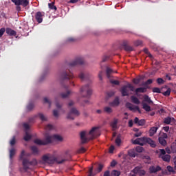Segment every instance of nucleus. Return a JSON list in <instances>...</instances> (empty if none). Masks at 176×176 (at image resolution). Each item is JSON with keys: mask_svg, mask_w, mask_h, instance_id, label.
Returning a JSON list of instances; mask_svg holds the SVG:
<instances>
[{"mask_svg": "<svg viewBox=\"0 0 176 176\" xmlns=\"http://www.w3.org/2000/svg\"><path fill=\"white\" fill-rule=\"evenodd\" d=\"M100 127L98 126L93 127L89 133L83 131L80 133L81 143L86 144V142H89L90 140H94V138L100 137Z\"/></svg>", "mask_w": 176, "mask_h": 176, "instance_id": "nucleus-1", "label": "nucleus"}, {"mask_svg": "<svg viewBox=\"0 0 176 176\" xmlns=\"http://www.w3.org/2000/svg\"><path fill=\"white\" fill-rule=\"evenodd\" d=\"M53 140L56 141H63V138L59 135H47L45 140L36 139L34 142L36 145H49L53 142Z\"/></svg>", "mask_w": 176, "mask_h": 176, "instance_id": "nucleus-2", "label": "nucleus"}, {"mask_svg": "<svg viewBox=\"0 0 176 176\" xmlns=\"http://www.w3.org/2000/svg\"><path fill=\"white\" fill-rule=\"evenodd\" d=\"M67 159H63L62 160H57V157H55L54 155L47 154L43 156V161L45 163H48V164H54V163H58V164H62L67 162Z\"/></svg>", "mask_w": 176, "mask_h": 176, "instance_id": "nucleus-3", "label": "nucleus"}, {"mask_svg": "<svg viewBox=\"0 0 176 176\" xmlns=\"http://www.w3.org/2000/svg\"><path fill=\"white\" fill-rule=\"evenodd\" d=\"M11 1L16 5V10L17 12H21V6L25 8L30 5L29 0H11Z\"/></svg>", "mask_w": 176, "mask_h": 176, "instance_id": "nucleus-4", "label": "nucleus"}, {"mask_svg": "<svg viewBox=\"0 0 176 176\" xmlns=\"http://www.w3.org/2000/svg\"><path fill=\"white\" fill-rule=\"evenodd\" d=\"M36 164H38V162L36 161V160L29 161L27 159H24L23 160V170H25V173L30 170V166H36Z\"/></svg>", "mask_w": 176, "mask_h": 176, "instance_id": "nucleus-5", "label": "nucleus"}, {"mask_svg": "<svg viewBox=\"0 0 176 176\" xmlns=\"http://www.w3.org/2000/svg\"><path fill=\"white\" fill-rule=\"evenodd\" d=\"M80 92L82 94H85L83 97H86V98H89L91 94H93V90L91 89V87L89 85H87L82 87L80 89Z\"/></svg>", "mask_w": 176, "mask_h": 176, "instance_id": "nucleus-6", "label": "nucleus"}, {"mask_svg": "<svg viewBox=\"0 0 176 176\" xmlns=\"http://www.w3.org/2000/svg\"><path fill=\"white\" fill-rule=\"evenodd\" d=\"M80 115V113L76 108L74 107L72 108L69 113L67 114V119H69V120H74L75 119L74 116H79Z\"/></svg>", "mask_w": 176, "mask_h": 176, "instance_id": "nucleus-7", "label": "nucleus"}, {"mask_svg": "<svg viewBox=\"0 0 176 176\" xmlns=\"http://www.w3.org/2000/svg\"><path fill=\"white\" fill-rule=\"evenodd\" d=\"M83 64H85V59L82 57H78L69 63V67H75L76 65H82Z\"/></svg>", "mask_w": 176, "mask_h": 176, "instance_id": "nucleus-8", "label": "nucleus"}, {"mask_svg": "<svg viewBox=\"0 0 176 176\" xmlns=\"http://www.w3.org/2000/svg\"><path fill=\"white\" fill-rule=\"evenodd\" d=\"M133 144L134 145H140V146H144V145L146 144V138L143 137L137 138L133 142Z\"/></svg>", "mask_w": 176, "mask_h": 176, "instance_id": "nucleus-9", "label": "nucleus"}, {"mask_svg": "<svg viewBox=\"0 0 176 176\" xmlns=\"http://www.w3.org/2000/svg\"><path fill=\"white\" fill-rule=\"evenodd\" d=\"M23 127L25 129V135L24 136L23 139L25 141H30L32 137L31 135L28 133V130H30V125L28 123H24Z\"/></svg>", "mask_w": 176, "mask_h": 176, "instance_id": "nucleus-10", "label": "nucleus"}, {"mask_svg": "<svg viewBox=\"0 0 176 176\" xmlns=\"http://www.w3.org/2000/svg\"><path fill=\"white\" fill-rule=\"evenodd\" d=\"M135 174H138L139 176H145L146 175V171L144 169H141L140 166H136L132 170Z\"/></svg>", "mask_w": 176, "mask_h": 176, "instance_id": "nucleus-11", "label": "nucleus"}, {"mask_svg": "<svg viewBox=\"0 0 176 176\" xmlns=\"http://www.w3.org/2000/svg\"><path fill=\"white\" fill-rule=\"evenodd\" d=\"M43 16H45V12H37L35 14V19L39 24L43 21Z\"/></svg>", "mask_w": 176, "mask_h": 176, "instance_id": "nucleus-12", "label": "nucleus"}, {"mask_svg": "<svg viewBox=\"0 0 176 176\" xmlns=\"http://www.w3.org/2000/svg\"><path fill=\"white\" fill-rule=\"evenodd\" d=\"M125 107L128 108L130 111H138L139 113H141V110L140 109V107L138 106H135L134 107V105L130 102H126L125 104Z\"/></svg>", "mask_w": 176, "mask_h": 176, "instance_id": "nucleus-13", "label": "nucleus"}, {"mask_svg": "<svg viewBox=\"0 0 176 176\" xmlns=\"http://www.w3.org/2000/svg\"><path fill=\"white\" fill-rule=\"evenodd\" d=\"M78 78H80L82 80H87V79H90L91 78V75L88 72H81L79 75Z\"/></svg>", "mask_w": 176, "mask_h": 176, "instance_id": "nucleus-14", "label": "nucleus"}, {"mask_svg": "<svg viewBox=\"0 0 176 176\" xmlns=\"http://www.w3.org/2000/svg\"><path fill=\"white\" fill-rule=\"evenodd\" d=\"M148 170H149L150 174H155V173L162 171V167H160L159 166H150Z\"/></svg>", "mask_w": 176, "mask_h": 176, "instance_id": "nucleus-15", "label": "nucleus"}, {"mask_svg": "<svg viewBox=\"0 0 176 176\" xmlns=\"http://www.w3.org/2000/svg\"><path fill=\"white\" fill-rule=\"evenodd\" d=\"M6 32L8 35H10V36H16L17 35V32L10 28H6Z\"/></svg>", "mask_w": 176, "mask_h": 176, "instance_id": "nucleus-16", "label": "nucleus"}, {"mask_svg": "<svg viewBox=\"0 0 176 176\" xmlns=\"http://www.w3.org/2000/svg\"><path fill=\"white\" fill-rule=\"evenodd\" d=\"M121 93H122V97H126V96H129V89H128V87H126V85L122 87Z\"/></svg>", "mask_w": 176, "mask_h": 176, "instance_id": "nucleus-17", "label": "nucleus"}, {"mask_svg": "<svg viewBox=\"0 0 176 176\" xmlns=\"http://www.w3.org/2000/svg\"><path fill=\"white\" fill-rule=\"evenodd\" d=\"M146 144H149L152 148L156 147V144H155V141L152 140V139L149 138H146Z\"/></svg>", "mask_w": 176, "mask_h": 176, "instance_id": "nucleus-18", "label": "nucleus"}, {"mask_svg": "<svg viewBox=\"0 0 176 176\" xmlns=\"http://www.w3.org/2000/svg\"><path fill=\"white\" fill-rule=\"evenodd\" d=\"M118 122H119V120L115 118L113 121L111 122V126L112 127L113 130H116V129H118Z\"/></svg>", "mask_w": 176, "mask_h": 176, "instance_id": "nucleus-19", "label": "nucleus"}, {"mask_svg": "<svg viewBox=\"0 0 176 176\" xmlns=\"http://www.w3.org/2000/svg\"><path fill=\"white\" fill-rule=\"evenodd\" d=\"M158 129H159L158 127H155V126L151 128V129L149 131L150 137H153V135H155V134H156V132L157 131Z\"/></svg>", "mask_w": 176, "mask_h": 176, "instance_id": "nucleus-20", "label": "nucleus"}, {"mask_svg": "<svg viewBox=\"0 0 176 176\" xmlns=\"http://www.w3.org/2000/svg\"><path fill=\"white\" fill-rule=\"evenodd\" d=\"M131 102L133 104H135L136 105H138L140 104V99H138V98H137L134 96H131Z\"/></svg>", "mask_w": 176, "mask_h": 176, "instance_id": "nucleus-21", "label": "nucleus"}, {"mask_svg": "<svg viewBox=\"0 0 176 176\" xmlns=\"http://www.w3.org/2000/svg\"><path fill=\"white\" fill-rule=\"evenodd\" d=\"M135 93H136V94H138V93H146V88H145V87L137 88L135 90Z\"/></svg>", "mask_w": 176, "mask_h": 176, "instance_id": "nucleus-22", "label": "nucleus"}, {"mask_svg": "<svg viewBox=\"0 0 176 176\" xmlns=\"http://www.w3.org/2000/svg\"><path fill=\"white\" fill-rule=\"evenodd\" d=\"M161 159H162V160H164V162H170V159H171V156L168 154H166L165 155H161Z\"/></svg>", "mask_w": 176, "mask_h": 176, "instance_id": "nucleus-23", "label": "nucleus"}, {"mask_svg": "<svg viewBox=\"0 0 176 176\" xmlns=\"http://www.w3.org/2000/svg\"><path fill=\"white\" fill-rule=\"evenodd\" d=\"M119 104H120V102H119V98H116L115 100L110 103V105L111 107H118Z\"/></svg>", "mask_w": 176, "mask_h": 176, "instance_id": "nucleus-24", "label": "nucleus"}, {"mask_svg": "<svg viewBox=\"0 0 176 176\" xmlns=\"http://www.w3.org/2000/svg\"><path fill=\"white\" fill-rule=\"evenodd\" d=\"M72 78H74V75L68 74L65 72H64L62 75V78L63 79H72Z\"/></svg>", "mask_w": 176, "mask_h": 176, "instance_id": "nucleus-25", "label": "nucleus"}, {"mask_svg": "<svg viewBox=\"0 0 176 176\" xmlns=\"http://www.w3.org/2000/svg\"><path fill=\"white\" fill-rule=\"evenodd\" d=\"M142 107L144 111H146V112H151V107L148 105V104L142 102Z\"/></svg>", "mask_w": 176, "mask_h": 176, "instance_id": "nucleus-26", "label": "nucleus"}, {"mask_svg": "<svg viewBox=\"0 0 176 176\" xmlns=\"http://www.w3.org/2000/svg\"><path fill=\"white\" fill-rule=\"evenodd\" d=\"M124 49L126 52H133L134 50V48L130 45H127L126 44L124 43Z\"/></svg>", "mask_w": 176, "mask_h": 176, "instance_id": "nucleus-27", "label": "nucleus"}, {"mask_svg": "<svg viewBox=\"0 0 176 176\" xmlns=\"http://www.w3.org/2000/svg\"><path fill=\"white\" fill-rule=\"evenodd\" d=\"M31 150L32 151L33 155H38L39 153V150H38V147L35 146H31Z\"/></svg>", "mask_w": 176, "mask_h": 176, "instance_id": "nucleus-28", "label": "nucleus"}, {"mask_svg": "<svg viewBox=\"0 0 176 176\" xmlns=\"http://www.w3.org/2000/svg\"><path fill=\"white\" fill-rule=\"evenodd\" d=\"M173 120H174V118H172L171 117H167L164 118V123H165V124H170Z\"/></svg>", "mask_w": 176, "mask_h": 176, "instance_id": "nucleus-29", "label": "nucleus"}, {"mask_svg": "<svg viewBox=\"0 0 176 176\" xmlns=\"http://www.w3.org/2000/svg\"><path fill=\"white\" fill-rule=\"evenodd\" d=\"M144 100L148 104H153V101H152V100H151V98H149V96L148 95H144Z\"/></svg>", "mask_w": 176, "mask_h": 176, "instance_id": "nucleus-30", "label": "nucleus"}, {"mask_svg": "<svg viewBox=\"0 0 176 176\" xmlns=\"http://www.w3.org/2000/svg\"><path fill=\"white\" fill-rule=\"evenodd\" d=\"M112 72H113V70H112V69H111L109 67H107L106 75L109 79V78H111V74H112Z\"/></svg>", "mask_w": 176, "mask_h": 176, "instance_id": "nucleus-31", "label": "nucleus"}, {"mask_svg": "<svg viewBox=\"0 0 176 176\" xmlns=\"http://www.w3.org/2000/svg\"><path fill=\"white\" fill-rule=\"evenodd\" d=\"M128 155L130 156V157H135V150L134 149L129 150Z\"/></svg>", "mask_w": 176, "mask_h": 176, "instance_id": "nucleus-32", "label": "nucleus"}, {"mask_svg": "<svg viewBox=\"0 0 176 176\" xmlns=\"http://www.w3.org/2000/svg\"><path fill=\"white\" fill-rule=\"evenodd\" d=\"M48 8L51 9V10H57V7L54 6V2L49 3H48Z\"/></svg>", "mask_w": 176, "mask_h": 176, "instance_id": "nucleus-33", "label": "nucleus"}, {"mask_svg": "<svg viewBox=\"0 0 176 176\" xmlns=\"http://www.w3.org/2000/svg\"><path fill=\"white\" fill-rule=\"evenodd\" d=\"M158 140H159L160 144H161V145H162L163 146H166V145H167V141H166V139L159 138Z\"/></svg>", "mask_w": 176, "mask_h": 176, "instance_id": "nucleus-34", "label": "nucleus"}, {"mask_svg": "<svg viewBox=\"0 0 176 176\" xmlns=\"http://www.w3.org/2000/svg\"><path fill=\"white\" fill-rule=\"evenodd\" d=\"M14 155H16V149L12 148L10 150V159H13Z\"/></svg>", "mask_w": 176, "mask_h": 176, "instance_id": "nucleus-35", "label": "nucleus"}, {"mask_svg": "<svg viewBox=\"0 0 176 176\" xmlns=\"http://www.w3.org/2000/svg\"><path fill=\"white\" fill-rule=\"evenodd\" d=\"M38 118H40L41 120L43 122H46V120H47V118H46L42 113H38Z\"/></svg>", "mask_w": 176, "mask_h": 176, "instance_id": "nucleus-36", "label": "nucleus"}, {"mask_svg": "<svg viewBox=\"0 0 176 176\" xmlns=\"http://www.w3.org/2000/svg\"><path fill=\"white\" fill-rule=\"evenodd\" d=\"M72 93L71 91H67L66 94H61L62 98H67Z\"/></svg>", "mask_w": 176, "mask_h": 176, "instance_id": "nucleus-37", "label": "nucleus"}, {"mask_svg": "<svg viewBox=\"0 0 176 176\" xmlns=\"http://www.w3.org/2000/svg\"><path fill=\"white\" fill-rule=\"evenodd\" d=\"M104 112H106V113H112V112H113L112 108H111L109 107H105L104 108Z\"/></svg>", "mask_w": 176, "mask_h": 176, "instance_id": "nucleus-38", "label": "nucleus"}, {"mask_svg": "<svg viewBox=\"0 0 176 176\" xmlns=\"http://www.w3.org/2000/svg\"><path fill=\"white\" fill-rule=\"evenodd\" d=\"M171 94V89L168 88L167 90L162 93L163 96H165L166 97H168L170 94Z\"/></svg>", "mask_w": 176, "mask_h": 176, "instance_id": "nucleus-39", "label": "nucleus"}, {"mask_svg": "<svg viewBox=\"0 0 176 176\" xmlns=\"http://www.w3.org/2000/svg\"><path fill=\"white\" fill-rule=\"evenodd\" d=\"M110 83H111L112 85H116V86H119V85H120L119 80H111Z\"/></svg>", "mask_w": 176, "mask_h": 176, "instance_id": "nucleus-40", "label": "nucleus"}, {"mask_svg": "<svg viewBox=\"0 0 176 176\" xmlns=\"http://www.w3.org/2000/svg\"><path fill=\"white\" fill-rule=\"evenodd\" d=\"M167 170L169 173H173V174H175V170H174V168H173L171 166H168Z\"/></svg>", "mask_w": 176, "mask_h": 176, "instance_id": "nucleus-41", "label": "nucleus"}, {"mask_svg": "<svg viewBox=\"0 0 176 176\" xmlns=\"http://www.w3.org/2000/svg\"><path fill=\"white\" fill-rule=\"evenodd\" d=\"M135 151H136V152H138V153H141L144 152V148L141 147V146H137L135 148Z\"/></svg>", "mask_w": 176, "mask_h": 176, "instance_id": "nucleus-42", "label": "nucleus"}, {"mask_svg": "<svg viewBox=\"0 0 176 176\" xmlns=\"http://www.w3.org/2000/svg\"><path fill=\"white\" fill-rule=\"evenodd\" d=\"M159 138H163V139H167L168 138V135H167V133H161L160 134V137Z\"/></svg>", "mask_w": 176, "mask_h": 176, "instance_id": "nucleus-43", "label": "nucleus"}, {"mask_svg": "<svg viewBox=\"0 0 176 176\" xmlns=\"http://www.w3.org/2000/svg\"><path fill=\"white\" fill-rule=\"evenodd\" d=\"M120 172L118 170H113L111 173V176H120Z\"/></svg>", "mask_w": 176, "mask_h": 176, "instance_id": "nucleus-44", "label": "nucleus"}, {"mask_svg": "<svg viewBox=\"0 0 176 176\" xmlns=\"http://www.w3.org/2000/svg\"><path fill=\"white\" fill-rule=\"evenodd\" d=\"M116 144L118 145V146H120V144H122V140H120V138L118 137L116 139Z\"/></svg>", "mask_w": 176, "mask_h": 176, "instance_id": "nucleus-45", "label": "nucleus"}, {"mask_svg": "<svg viewBox=\"0 0 176 176\" xmlns=\"http://www.w3.org/2000/svg\"><path fill=\"white\" fill-rule=\"evenodd\" d=\"M24 156H25V151L22 150L21 155H20V160H24Z\"/></svg>", "mask_w": 176, "mask_h": 176, "instance_id": "nucleus-46", "label": "nucleus"}, {"mask_svg": "<svg viewBox=\"0 0 176 176\" xmlns=\"http://www.w3.org/2000/svg\"><path fill=\"white\" fill-rule=\"evenodd\" d=\"M27 109L28 111H32V109H34V104L32 103L29 104L27 106Z\"/></svg>", "mask_w": 176, "mask_h": 176, "instance_id": "nucleus-47", "label": "nucleus"}, {"mask_svg": "<svg viewBox=\"0 0 176 176\" xmlns=\"http://www.w3.org/2000/svg\"><path fill=\"white\" fill-rule=\"evenodd\" d=\"M157 83H158V85H163V83H164V80L162 78H159L157 79Z\"/></svg>", "mask_w": 176, "mask_h": 176, "instance_id": "nucleus-48", "label": "nucleus"}, {"mask_svg": "<svg viewBox=\"0 0 176 176\" xmlns=\"http://www.w3.org/2000/svg\"><path fill=\"white\" fill-rule=\"evenodd\" d=\"M102 168H104V165L102 164H99L98 166V173H101V171H102Z\"/></svg>", "mask_w": 176, "mask_h": 176, "instance_id": "nucleus-49", "label": "nucleus"}, {"mask_svg": "<svg viewBox=\"0 0 176 176\" xmlns=\"http://www.w3.org/2000/svg\"><path fill=\"white\" fill-rule=\"evenodd\" d=\"M10 144L12 146L16 144V137H13L12 139L10 140Z\"/></svg>", "mask_w": 176, "mask_h": 176, "instance_id": "nucleus-50", "label": "nucleus"}, {"mask_svg": "<svg viewBox=\"0 0 176 176\" xmlns=\"http://www.w3.org/2000/svg\"><path fill=\"white\" fill-rule=\"evenodd\" d=\"M153 93H162L160 88L154 87L153 88Z\"/></svg>", "mask_w": 176, "mask_h": 176, "instance_id": "nucleus-51", "label": "nucleus"}, {"mask_svg": "<svg viewBox=\"0 0 176 176\" xmlns=\"http://www.w3.org/2000/svg\"><path fill=\"white\" fill-rule=\"evenodd\" d=\"M85 152H86V148H85V147H81L78 151V153H85Z\"/></svg>", "mask_w": 176, "mask_h": 176, "instance_id": "nucleus-52", "label": "nucleus"}, {"mask_svg": "<svg viewBox=\"0 0 176 176\" xmlns=\"http://www.w3.org/2000/svg\"><path fill=\"white\" fill-rule=\"evenodd\" d=\"M138 126H144L145 124V120H140L138 122Z\"/></svg>", "mask_w": 176, "mask_h": 176, "instance_id": "nucleus-53", "label": "nucleus"}, {"mask_svg": "<svg viewBox=\"0 0 176 176\" xmlns=\"http://www.w3.org/2000/svg\"><path fill=\"white\" fill-rule=\"evenodd\" d=\"M133 82L135 85H138L141 82V78H134Z\"/></svg>", "mask_w": 176, "mask_h": 176, "instance_id": "nucleus-54", "label": "nucleus"}, {"mask_svg": "<svg viewBox=\"0 0 176 176\" xmlns=\"http://www.w3.org/2000/svg\"><path fill=\"white\" fill-rule=\"evenodd\" d=\"M44 102L45 103H47V104H49V107L50 108L51 105H52V102H50V100H49L47 99V98H44Z\"/></svg>", "mask_w": 176, "mask_h": 176, "instance_id": "nucleus-55", "label": "nucleus"}, {"mask_svg": "<svg viewBox=\"0 0 176 176\" xmlns=\"http://www.w3.org/2000/svg\"><path fill=\"white\" fill-rule=\"evenodd\" d=\"M164 155H166V150L160 149V157H161V156H164Z\"/></svg>", "mask_w": 176, "mask_h": 176, "instance_id": "nucleus-56", "label": "nucleus"}, {"mask_svg": "<svg viewBox=\"0 0 176 176\" xmlns=\"http://www.w3.org/2000/svg\"><path fill=\"white\" fill-rule=\"evenodd\" d=\"M5 28H2L0 29V38L2 37V35H3V34H5Z\"/></svg>", "mask_w": 176, "mask_h": 176, "instance_id": "nucleus-57", "label": "nucleus"}, {"mask_svg": "<svg viewBox=\"0 0 176 176\" xmlns=\"http://www.w3.org/2000/svg\"><path fill=\"white\" fill-rule=\"evenodd\" d=\"M108 60H109V56H104L102 58V63H105V61H107Z\"/></svg>", "mask_w": 176, "mask_h": 176, "instance_id": "nucleus-58", "label": "nucleus"}, {"mask_svg": "<svg viewBox=\"0 0 176 176\" xmlns=\"http://www.w3.org/2000/svg\"><path fill=\"white\" fill-rule=\"evenodd\" d=\"M170 149L173 153H176V145L171 146Z\"/></svg>", "mask_w": 176, "mask_h": 176, "instance_id": "nucleus-59", "label": "nucleus"}, {"mask_svg": "<svg viewBox=\"0 0 176 176\" xmlns=\"http://www.w3.org/2000/svg\"><path fill=\"white\" fill-rule=\"evenodd\" d=\"M126 87H128V89H130L131 91H134V87L131 85V84H128L126 85Z\"/></svg>", "mask_w": 176, "mask_h": 176, "instance_id": "nucleus-60", "label": "nucleus"}, {"mask_svg": "<svg viewBox=\"0 0 176 176\" xmlns=\"http://www.w3.org/2000/svg\"><path fill=\"white\" fill-rule=\"evenodd\" d=\"M53 115L55 118H58V111L57 110H54Z\"/></svg>", "mask_w": 176, "mask_h": 176, "instance_id": "nucleus-61", "label": "nucleus"}, {"mask_svg": "<svg viewBox=\"0 0 176 176\" xmlns=\"http://www.w3.org/2000/svg\"><path fill=\"white\" fill-rule=\"evenodd\" d=\"M46 130H53V125L52 124H48L45 127Z\"/></svg>", "mask_w": 176, "mask_h": 176, "instance_id": "nucleus-62", "label": "nucleus"}, {"mask_svg": "<svg viewBox=\"0 0 176 176\" xmlns=\"http://www.w3.org/2000/svg\"><path fill=\"white\" fill-rule=\"evenodd\" d=\"M135 46H141L142 45V41H137L135 43Z\"/></svg>", "mask_w": 176, "mask_h": 176, "instance_id": "nucleus-63", "label": "nucleus"}, {"mask_svg": "<svg viewBox=\"0 0 176 176\" xmlns=\"http://www.w3.org/2000/svg\"><path fill=\"white\" fill-rule=\"evenodd\" d=\"M103 176H111V173L109 172V170H107L104 173Z\"/></svg>", "mask_w": 176, "mask_h": 176, "instance_id": "nucleus-64", "label": "nucleus"}]
</instances>
